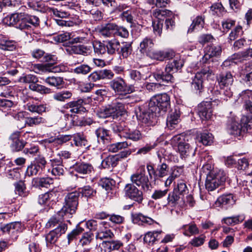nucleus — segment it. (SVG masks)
Wrapping results in <instances>:
<instances>
[{
	"label": "nucleus",
	"instance_id": "f257e3e1",
	"mask_svg": "<svg viewBox=\"0 0 252 252\" xmlns=\"http://www.w3.org/2000/svg\"><path fill=\"white\" fill-rule=\"evenodd\" d=\"M6 19L9 20V24L21 30L29 29L31 25L37 27L40 23L37 16L24 13H14L7 16Z\"/></svg>",
	"mask_w": 252,
	"mask_h": 252
},
{
	"label": "nucleus",
	"instance_id": "f03ea898",
	"mask_svg": "<svg viewBox=\"0 0 252 252\" xmlns=\"http://www.w3.org/2000/svg\"><path fill=\"white\" fill-rule=\"evenodd\" d=\"M183 66V61L181 59L174 60L168 63L164 72L157 71L154 74L156 79L158 81L171 83L174 81L173 74L180 69Z\"/></svg>",
	"mask_w": 252,
	"mask_h": 252
},
{
	"label": "nucleus",
	"instance_id": "7ed1b4c3",
	"mask_svg": "<svg viewBox=\"0 0 252 252\" xmlns=\"http://www.w3.org/2000/svg\"><path fill=\"white\" fill-rule=\"evenodd\" d=\"M148 106L158 114H163L170 108V98L166 93L157 94L150 100Z\"/></svg>",
	"mask_w": 252,
	"mask_h": 252
},
{
	"label": "nucleus",
	"instance_id": "20e7f679",
	"mask_svg": "<svg viewBox=\"0 0 252 252\" xmlns=\"http://www.w3.org/2000/svg\"><path fill=\"white\" fill-rule=\"evenodd\" d=\"M170 143L182 158L187 157L190 154L193 156L195 154V151L186 141L184 135L179 134L174 136L170 140Z\"/></svg>",
	"mask_w": 252,
	"mask_h": 252
},
{
	"label": "nucleus",
	"instance_id": "39448f33",
	"mask_svg": "<svg viewBox=\"0 0 252 252\" xmlns=\"http://www.w3.org/2000/svg\"><path fill=\"white\" fill-rule=\"evenodd\" d=\"M132 98V96L131 95L126 96H119L111 101L109 105L113 114V119H116L126 113V104L131 103L130 100Z\"/></svg>",
	"mask_w": 252,
	"mask_h": 252
},
{
	"label": "nucleus",
	"instance_id": "423d86ee",
	"mask_svg": "<svg viewBox=\"0 0 252 252\" xmlns=\"http://www.w3.org/2000/svg\"><path fill=\"white\" fill-rule=\"evenodd\" d=\"M79 192H72L68 193L64 198L65 203L59 211V215H65L70 218L74 214L78 204Z\"/></svg>",
	"mask_w": 252,
	"mask_h": 252
},
{
	"label": "nucleus",
	"instance_id": "0eeeda50",
	"mask_svg": "<svg viewBox=\"0 0 252 252\" xmlns=\"http://www.w3.org/2000/svg\"><path fill=\"white\" fill-rule=\"evenodd\" d=\"M226 179V174L223 170H214L206 176L205 184L206 189L209 191L215 190L225 182Z\"/></svg>",
	"mask_w": 252,
	"mask_h": 252
},
{
	"label": "nucleus",
	"instance_id": "6e6552de",
	"mask_svg": "<svg viewBox=\"0 0 252 252\" xmlns=\"http://www.w3.org/2000/svg\"><path fill=\"white\" fill-rule=\"evenodd\" d=\"M252 128V121L247 116H243L241 123L233 121L229 126L228 131L230 134L235 137L242 136Z\"/></svg>",
	"mask_w": 252,
	"mask_h": 252
},
{
	"label": "nucleus",
	"instance_id": "1a4fd4ad",
	"mask_svg": "<svg viewBox=\"0 0 252 252\" xmlns=\"http://www.w3.org/2000/svg\"><path fill=\"white\" fill-rule=\"evenodd\" d=\"M150 109L149 106L147 109L144 106H137L135 108V113L138 120L148 126L155 125L157 122L158 114Z\"/></svg>",
	"mask_w": 252,
	"mask_h": 252
},
{
	"label": "nucleus",
	"instance_id": "9d476101",
	"mask_svg": "<svg viewBox=\"0 0 252 252\" xmlns=\"http://www.w3.org/2000/svg\"><path fill=\"white\" fill-rule=\"evenodd\" d=\"M217 80L220 89L223 90V94L228 97L232 96L231 86L234 81L233 76L230 71L221 72L217 77Z\"/></svg>",
	"mask_w": 252,
	"mask_h": 252
},
{
	"label": "nucleus",
	"instance_id": "9b49d317",
	"mask_svg": "<svg viewBox=\"0 0 252 252\" xmlns=\"http://www.w3.org/2000/svg\"><path fill=\"white\" fill-rule=\"evenodd\" d=\"M110 88L119 96H126L133 92L134 89L131 85H127L125 80L121 77H117L109 82Z\"/></svg>",
	"mask_w": 252,
	"mask_h": 252
},
{
	"label": "nucleus",
	"instance_id": "f8f14e48",
	"mask_svg": "<svg viewBox=\"0 0 252 252\" xmlns=\"http://www.w3.org/2000/svg\"><path fill=\"white\" fill-rule=\"evenodd\" d=\"M214 75V71L210 66L204 67L200 71L197 72L192 82V88L200 92L203 89V82L205 78H208Z\"/></svg>",
	"mask_w": 252,
	"mask_h": 252
},
{
	"label": "nucleus",
	"instance_id": "ddd939ff",
	"mask_svg": "<svg viewBox=\"0 0 252 252\" xmlns=\"http://www.w3.org/2000/svg\"><path fill=\"white\" fill-rule=\"evenodd\" d=\"M131 184L141 187L144 191H147L149 189L151 183L149 178L145 174V170H140L132 174L130 177Z\"/></svg>",
	"mask_w": 252,
	"mask_h": 252
},
{
	"label": "nucleus",
	"instance_id": "4468645a",
	"mask_svg": "<svg viewBox=\"0 0 252 252\" xmlns=\"http://www.w3.org/2000/svg\"><path fill=\"white\" fill-rule=\"evenodd\" d=\"M67 229V226L66 224L61 223L46 234L45 237L47 246L49 247L50 245L55 244L59 237L65 233Z\"/></svg>",
	"mask_w": 252,
	"mask_h": 252
},
{
	"label": "nucleus",
	"instance_id": "2eb2a0df",
	"mask_svg": "<svg viewBox=\"0 0 252 252\" xmlns=\"http://www.w3.org/2000/svg\"><path fill=\"white\" fill-rule=\"evenodd\" d=\"M126 195L129 198L141 203L143 200V194L142 191L136 187L132 184H127L126 185L125 189Z\"/></svg>",
	"mask_w": 252,
	"mask_h": 252
},
{
	"label": "nucleus",
	"instance_id": "dca6fc26",
	"mask_svg": "<svg viewBox=\"0 0 252 252\" xmlns=\"http://www.w3.org/2000/svg\"><path fill=\"white\" fill-rule=\"evenodd\" d=\"M21 132L15 131L13 132L9 138L10 148L13 152L21 151L25 146L26 142L20 138Z\"/></svg>",
	"mask_w": 252,
	"mask_h": 252
},
{
	"label": "nucleus",
	"instance_id": "f3484780",
	"mask_svg": "<svg viewBox=\"0 0 252 252\" xmlns=\"http://www.w3.org/2000/svg\"><path fill=\"white\" fill-rule=\"evenodd\" d=\"M58 193L55 191H49L38 196V202L40 205L52 207L57 201Z\"/></svg>",
	"mask_w": 252,
	"mask_h": 252
},
{
	"label": "nucleus",
	"instance_id": "a211bd4d",
	"mask_svg": "<svg viewBox=\"0 0 252 252\" xmlns=\"http://www.w3.org/2000/svg\"><path fill=\"white\" fill-rule=\"evenodd\" d=\"M73 168L76 172L82 175H90L94 172L92 164L84 161L77 162L73 165Z\"/></svg>",
	"mask_w": 252,
	"mask_h": 252
},
{
	"label": "nucleus",
	"instance_id": "6ab92c4d",
	"mask_svg": "<svg viewBox=\"0 0 252 252\" xmlns=\"http://www.w3.org/2000/svg\"><path fill=\"white\" fill-rule=\"evenodd\" d=\"M107 225L108 223L105 221L99 222V229L95 235L96 239L102 240L103 239L112 238L114 236L113 232L107 227Z\"/></svg>",
	"mask_w": 252,
	"mask_h": 252
},
{
	"label": "nucleus",
	"instance_id": "aec40b11",
	"mask_svg": "<svg viewBox=\"0 0 252 252\" xmlns=\"http://www.w3.org/2000/svg\"><path fill=\"white\" fill-rule=\"evenodd\" d=\"M198 115L202 120H207L211 118L212 109L210 102L201 103L198 107Z\"/></svg>",
	"mask_w": 252,
	"mask_h": 252
},
{
	"label": "nucleus",
	"instance_id": "412c9836",
	"mask_svg": "<svg viewBox=\"0 0 252 252\" xmlns=\"http://www.w3.org/2000/svg\"><path fill=\"white\" fill-rule=\"evenodd\" d=\"M123 245V243L119 240L103 241L101 244V247L98 248L96 250L98 252H99V250L104 251V252H111L112 251L118 250Z\"/></svg>",
	"mask_w": 252,
	"mask_h": 252
},
{
	"label": "nucleus",
	"instance_id": "4be33fe9",
	"mask_svg": "<svg viewBox=\"0 0 252 252\" xmlns=\"http://www.w3.org/2000/svg\"><path fill=\"white\" fill-rule=\"evenodd\" d=\"M70 54H76L83 56H88L92 52V46L91 45H86L79 44L74 45L67 49Z\"/></svg>",
	"mask_w": 252,
	"mask_h": 252
},
{
	"label": "nucleus",
	"instance_id": "5701e85b",
	"mask_svg": "<svg viewBox=\"0 0 252 252\" xmlns=\"http://www.w3.org/2000/svg\"><path fill=\"white\" fill-rule=\"evenodd\" d=\"M206 53L202 58L203 63H207L211 57H217L220 55L221 47L219 45H213L207 47L205 50Z\"/></svg>",
	"mask_w": 252,
	"mask_h": 252
},
{
	"label": "nucleus",
	"instance_id": "b1692460",
	"mask_svg": "<svg viewBox=\"0 0 252 252\" xmlns=\"http://www.w3.org/2000/svg\"><path fill=\"white\" fill-rule=\"evenodd\" d=\"M132 220L134 223L141 225L144 224L152 225L156 223L153 219L144 216L140 213L132 214Z\"/></svg>",
	"mask_w": 252,
	"mask_h": 252
},
{
	"label": "nucleus",
	"instance_id": "393cba45",
	"mask_svg": "<svg viewBox=\"0 0 252 252\" xmlns=\"http://www.w3.org/2000/svg\"><path fill=\"white\" fill-rule=\"evenodd\" d=\"M0 229L4 233L13 234L16 232L21 230L22 224L21 222L18 221L13 222L1 226Z\"/></svg>",
	"mask_w": 252,
	"mask_h": 252
},
{
	"label": "nucleus",
	"instance_id": "a878e982",
	"mask_svg": "<svg viewBox=\"0 0 252 252\" xmlns=\"http://www.w3.org/2000/svg\"><path fill=\"white\" fill-rule=\"evenodd\" d=\"M66 108H69V112L72 113H79L86 110L84 107V100L82 99L68 102L66 104Z\"/></svg>",
	"mask_w": 252,
	"mask_h": 252
},
{
	"label": "nucleus",
	"instance_id": "bb28decb",
	"mask_svg": "<svg viewBox=\"0 0 252 252\" xmlns=\"http://www.w3.org/2000/svg\"><path fill=\"white\" fill-rule=\"evenodd\" d=\"M98 142L104 144H108L111 139L109 130L104 127H99L95 130Z\"/></svg>",
	"mask_w": 252,
	"mask_h": 252
},
{
	"label": "nucleus",
	"instance_id": "cd10ccee",
	"mask_svg": "<svg viewBox=\"0 0 252 252\" xmlns=\"http://www.w3.org/2000/svg\"><path fill=\"white\" fill-rule=\"evenodd\" d=\"M117 28V25L115 23H108L102 25L99 30L100 34L105 37H110Z\"/></svg>",
	"mask_w": 252,
	"mask_h": 252
},
{
	"label": "nucleus",
	"instance_id": "c85d7f7f",
	"mask_svg": "<svg viewBox=\"0 0 252 252\" xmlns=\"http://www.w3.org/2000/svg\"><path fill=\"white\" fill-rule=\"evenodd\" d=\"M69 218L65 215H59V211L57 214L53 216L47 222L46 226L47 228H52L58 225V226L62 223V221L66 220L67 221L69 222V220L67 219Z\"/></svg>",
	"mask_w": 252,
	"mask_h": 252
},
{
	"label": "nucleus",
	"instance_id": "c756f323",
	"mask_svg": "<svg viewBox=\"0 0 252 252\" xmlns=\"http://www.w3.org/2000/svg\"><path fill=\"white\" fill-rule=\"evenodd\" d=\"M161 231H153L147 232L144 237V242L149 245H153L159 239Z\"/></svg>",
	"mask_w": 252,
	"mask_h": 252
},
{
	"label": "nucleus",
	"instance_id": "7c9ffc66",
	"mask_svg": "<svg viewBox=\"0 0 252 252\" xmlns=\"http://www.w3.org/2000/svg\"><path fill=\"white\" fill-rule=\"evenodd\" d=\"M205 17L202 16H196L192 22L191 24L190 25L188 32H191L195 30L199 31L202 29L205 24Z\"/></svg>",
	"mask_w": 252,
	"mask_h": 252
},
{
	"label": "nucleus",
	"instance_id": "2f4dec72",
	"mask_svg": "<svg viewBox=\"0 0 252 252\" xmlns=\"http://www.w3.org/2000/svg\"><path fill=\"white\" fill-rule=\"evenodd\" d=\"M123 137L133 141H138L142 138V134L138 129H127L125 132H123Z\"/></svg>",
	"mask_w": 252,
	"mask_h": 252
},
{
	"label": "nucleus",
	"instance_id": "473e14b6",
	"mask_svg": "<svg viewBox=\"0 0 252 252\" xmlns=\"http://www.w3.org/2000/svg\"><path fill=\"white\" fill-rule=\"evenodd\" d=\"M154 43L153 39L148 37H145L140 44V51L147 55L152 50Z\"/></svg>",
	"mask_w": 252,
	"mask_h": 252
},
{
	"label": "nucleus",
	"instance_id": "72a5a7b5",
	"mask_svg": "<svg viewBox=\"0 0 252 252\" xmlns=\"http://www.w3.org/2000/svg\"><path fill=\"white\" fill-rule=\"evenodd\" d=\"M44 81L49 85L58 89L62 88L64 83L62 77L58 76H50L46 78Z\"/></svg>",
	"mask_w": 252,
	"mask_h": 252
},
{
	"label": "nucleus",
	"instance_id": "f704fd0d",
	"mask_svg": "<svg viewBox=\"0 0 252 252\" xmlns=\"http://www.w3.org/2000/svg\"><path fill=\"white\" fill-rule=\"evenodd\" d=\"M53 181L52 178H35L32 180V185L35 187L48 188L49 186L52 184Z\"/></svg>",
	"mask_w": 252,
	"mask_h": 252
},
{
	"label": "nucleus",
	"instance_id": "c9c22d12",
	"mask_svg": "<svg viewBox=\"0 0 252 252\" xmlns=\"http://www.w3.org/2000/svg\"><path fill=\"white\" fill-rule=\"evenodd\" d=\"M106 47L108 54L114 55L116 52L118 54L119 49L121 48V44L118 41L113 39L106 42Z\"/></svg>",
	"mask_w": 252,
	"mask_h": 252
},
{
	"label": "nucleus",
	"instance_id": "e433bc0d",
	"mask_svg": "<svg viewBox=\"0 0 252 252\" xmlns=\"http://www.w3.org/2000/svg\"><path fill=\"white\" fill-rule=\"evenodd\" d=\"M210 11L212 15L219 17L223 16L226 13V10L220 2L213 4L210 7Z\"/></svg>",
	"mask_w": 252,
	"mask_h": 252
},
{
	"label": "nucleus",
	"instance_id": "4c0bfd02",
	"mask_svg": "<svg viewBox=\"0 0 252 252\" xmlns=\"http://www.w3.org/2000/svg\"><path fill=\"white\" fill-rule=\"evenodd\" d=\"M245 217L244 215L226 217L222 219V222L227 225H234L242 222Z\"/></svg>",
	"mask_w": 252,
	"mask_h": 252
},
{
	"label": "nucleus",
	"instance_id": "58836bf2",
	"mask_svg": "<svg viewBox=\"0 0 252 252\" xmlns=\"http://www.w3.org/2000/svg\"><path fill=\"white\" fill-rule=\"evenodd\" d=\"M118 161L117 156H109L102 161L101 165L104 168L114 167L117 165Z\"/></svg>",
	"mask_w": 252,
	"mask_h": 252
},
{
	"label": "nucleus",
	"instance_id": "ea45409f",
	"mask_svg": "<svg viewBox=\"0 0 252 252\" xmlns=\"http://www.w3.org/2000/svg\"><path fill=\"white\" fill-rule=\"evenodd\" d=\"M180 115L176 111L171 113L167 118V127L172 129L179 122Z\"/></svg>",
	"mask_w": 252,
	"mask_h": 252
},
{
	"label": "nucleus",
	"instance_id": "a19ab883",
	"mask_svg": "<svg viewBox=\"0 0 252 252\" xmlns=\"http://www.w3.org/2000/svg\"><path fill=\"white\" fill-rule=\"evenodd\" d=\"M99 185L108 193L115 187V181L108 178H104L99 181Z\"/></svg>",
	"mask_w": 252,
	"mask_h": 252
},
{
	"label": "nucleus",
	"instance_id": "79ce46f5",
	"mask_svg": "<svg viewBox=\"0 0 252 252\" xmlns=\"http://www.w3.org/2000/svg\"><path fill=\"white\" fill-rule=\"evenodd\" d=\"M130 143L129 144L126 141L117 142L116 143L110 144L107 146V150L108 151L112 153H116L123 149L127 148L130 146Z\"/></svg>",
	"mask_w": 252,
	"mask_h": 252
},
{
	"label": "nucleus",
	"instance_id": "37998d69",
	"mask_svg": "<svg viewBox=\"0 0 252 252\" xmlns=\"http://www.w3.org/2000/svg\"><path fill=\"white\" fill-rule=\"evenodd\" d=\"M27 5L29 8L34 10L40 12H44L46 10L45 4L42 1L29 0L27 2Z\"/></svg>",
	"mask_w": 252,
	"mask_h": 252
},
{
	"label": "nucleus",
	"instance_id": "c03bdc74",
	"mask_svg": "<svg viewBox=\"0 0 252 252\" xmlns=\"http://www.w3.org/2000/svg\"><path fill=\"white\" fill-rule=\"evenodd\" d=\"M29 89L32 91L41 94H50L51 90L44 86L37 84V83H33L30 85H29Z\"/></svg>",
	"mask_w": 252,
	"mask_h": 252
},
{
	"label": "nucleus",
	"instance_id": "a18cd8bd",
	"mask_svg": "<svg viewBox=\"0 0 252 252\" xmlns=\"http://www.w3.org/2000/svg\"><path fill=\"white\" fill-rule=\"evenodd\" d=\"M46 122V119L39 116L32 117H29L26 118L25 124L30 126H33L34 125H38Z\"/></svg>",
	"mask_w": 252,
	"mask_h": 252
},
{
	"label": "nucleus",
	"instance_id": "49530a36",
	"mask_svg": "<svg viewBox=\"0 0 252 252\" xmlns=\"http://www.w3.org/2000/svg\"><path fill=\"white\" fill-rule=\"evenodd\" d=\"M27 109L29 111L34 113L36 112L39 114H41L43 112L47 111V107L46 105L40 104L36 105L34 104L28 103L27 104Z\"/></svg>",
	"mask_w": 252,
	"mask_h": 252
},
{
	"label": "nucleus",
	"instance_id": "de8ad7c7",
	"mask_svg": "<svg viewBox=\"0 0 252 252\" xmlns=\"http://www.w3.org/2000/svg\"><path fill=\"white\" fill-rule=\"evenodd\" d=\"M132 47L130 43L126 42L121 45L118 54L123 58H127L131 53Z\"/></svg>",
	"mask_w": 252,
	"mask_h": 252
},
{
	"label": "nucleus",
	"instance_id": "09e8293b",
	"mask_svg": "<svg viewBox=\"0 0 252 252\" xmlns=\"http://www.w3.org/2000/svg\"><path fill=\"white\" fill-rule=\"evenodd\" d=\"M252 58V48H249L242 52L235 54L233 56V59L240 61L248 60Z\"/></svg>",
	"mask_w": 252,
	"mask_h": 252
},
{
	"label": "nucleus",
	"instance_id": "8fccbe9b",
	"mask_svg": "<svg viewBox=\"0 0 252 252\" xmlns=\"http://www.w3.org/2000/svg\"><path fill=\"white\" fill-rule=\"evenodd\" d=\"M72 94L69 91H62L55 93L53 95V98L59 101H65L71 97Z\"/></svg>",
	"mask_w": 252,
	"mask_h": 252
},
{
	"label": "nucleus",
	"instance_id": "3c124183",
	"mask_svg": "<svg viewBox=\"0 0 252 252\" xmlns=\"http://www.w3.org/2000/svg\"><path fill=\"white\" fill-rule=\"evenodd\" d=\"M16 48L15 42L6 39H0V50L13 51Z\"/></svg>",
	"mask_w": 252,
	"mask_h": 252
},
{
	"label": "nucleus",
	"instance_id": "603ef678",
	"mask_svg": "<svg viewBox=\"0 0 252 252\" xmlns=\"http://www.w3.org/2000/svg\"><path fill=\"white\" fill-rule=\"evenodd\" d=\"M18 81L20 83L28 84L29 85L33 83H37L38 82V78L33 74H26L19 77Z\"/></svg>",
	"mask_w": 252,
	"mask_h": 252
},
{
	"label": "nucleus",
	"instance_id": "864d4df0",
	"mask_svg": "<svg viewBox=\"0 0 252 252\" xmlns=\"http://www.w3.org/2000/svg\"><path fill=\"white\" fill-rule=\"evenodd\" d=\"M244 34L243 28L241 26H237L233 29L229 34L228 39L229 41H234L236 39L241 37Z\"/></svg>",
	"mask_w": 252,
	"mask_h": 252
},
{
	"label": "nucleus",
	"instance_id": "5fc2aeb1",
	"mask_svg": "<svg viewBox=\"0 0 252 252\" xmlns=\"http://www.w3.org/2000/svg\"><path fill=\"white\" fill-rule=\"evenodd\" d=\"M74 143L77 146H87L88 142L84 135L81 133H77L72 136Z\"/></svg>",
	"mask_w": 252,
	"mask_h": 252
},
{
	"label": "nucleus",
	"instance_id": "6e6d98bb",
	"mask_svg": "<svg viewBox=\"0 0 252 252\" xmlns=\"http://www.w3.org/2000/svg\"><path fill=\"white\" fill-rule=\"evenodd\" d=\"M214 137L212 133L205 131L200 134L199 141L205 146L211 145L213 142Z\"/></svg>",
	"mask_w": 252,
	"mask_h": 252
},
{
	"label": "nucleus",
	"instance_id": "4d7b16f0",
	"mask_svg": "<svg viewBox=\"0 0 252 252\" xmlns=\"http://www.w3.org/2000/svg\"><path fill=\"white\" fill-rule=\"evenodd\" d=\"M96 113L98 117L101 118H106L110 117L113 118V114L109 104L105 107L99 108Z\"/></svg>",
	"mask_w": 252,
	"mask_h": 252
},
{
	"label": "nucleus",
	"instance_id": "13d9d810",
	"mask_svg": "<svg viewBox=\"0 0 252 252\" xmlns=\"http://www.w3.org/2000/svg\"><path fill=\"white\" fill-rule=\"evenodd\" d=\"M92 68L86 64H82L73 69V72L77 74L87 75L91 72Z\"/></svg>",
	"mask_w": 252,
	"mask_h": 252
},
{
	"label": "nucleus",
	"instance_id": "bf43d9fd",
	"mask_svg": "<svg viewBox=\"0 0 252 252\" xmlns=\"http://www.w3.org/2000/svg\"><path fill=\"white\" fill-rule=\"evenodd\" d=\"M42 171L41 168H39L37 165L34 164L33 162L29 165L26 171V173L29 176L36 175L38 174H40Z\"/></svg>",
	"mask_w": 252,
	"mask_h": 252
},
{
	"label": "nucleus",
	"instance_id": "052dcab7",
	"mask_svg": "<svg viewBox=\"0 0 252 252\" xmlns=\"http://www.w3.org/2000/svg\"><path fill=\"white\" fill-rule=\"evenodd\" d=\"M83 231L84 229L80 226H77L76 228L74 229L67 235L68 244H69L71 241L76 239L77 236L81 234Z\"/></svg>",
	"mask_w": 252,
	"mask_h": 252
},
{
	"label": "nucleus",
	"instance_id": "680f3d73",
	"mask_svg": "<svg viewBox=\"0 0 252 252\" xmlns=\"http://www.w3.org/2000/svg\"><path fill=\"white\" fill-rule=\"evenodd\" d=\"M168 165L164 163L159 164L157 166L156 169L158 179L159 178L164 177L167 175L168 172Z\"/></svg>",
	"mask_w": 252,
	"mask_h": 252
},
{
	"label": "nucleus",
	"instance_id": "e2e57ef3",
	"mask_svg": "<svg viewBox=\"0 0 252 252\" xmlns=\"http://www.w3.org/2000/svg\"><path fill=\"white\" fill-rule=\"evenodd\" d=\"M181 195L178 192L174 189L169 193L167 200L169 204L175 205L178 203V201L181 198Z\"/></svg>",
	"mask_w": 252,
	"mask_h": 252
},
{
	"label": "nucleus",
	"instance_id": "0e129e2a",
	"mask_svg": "<svg viewBox=\"0 0 252 252\" xmlns=\"http://www.w3.org/2000/svg\"><path fill=\"white\" fill-rule=\"evenodd\" d=\"M153 31L156 34L160 36L162 32L163 20H156L153 21Z\"/></svg>",
	"mask_w": 252,
	"mask_h": 252
},
{
	"label": "nucleus",
	"instance_id": "69168bd1",
	"mask_svg": "<svg viewBox=\"0 0 252 252\" xmlns=\"http://www.w3.org/2000/svg\"><path fill=\"white\" fill-rule=\"evenodd\" d=\"M94 51L97 54H103L106 52V45L100 42L95 41L93 43Z\"/></svg>",
	"mask_w": 252,
	"mask_h": 252
},
{
	"label": "nucleus",
	"instance_id": "338daca9",
	"mask_svg": "<svg viewBox=\"0 0 252 252\" xmlns=\"http://www.w3.org/2000/svg\"><path fill=\"white\" fill-rule=\"evenodd\" d=\"M15 191L16 194L20 196H26L25 190L26 189V186L24 182L20 181L14 184Z\"/></svg>",
	"mask_w": 252,
	"mask_h": 252
},
{
	"label": "nucleus",
	"instance_id": "774afa93",
	"mask_svg": "<svg viewBox=\"0 0 252 252\" xmlns=\"http://www.w3.org/2000/svg\"><path fill=\"white\" fill-rule=\"evenodd\" d=\"M206 236L203 235H200L199 236L195 237L189 242V244L195 247H199L202 245L205 242Z\"/></svg>",
	"mask_w": 252,
	"mask_h": 252
}]
</instances>
